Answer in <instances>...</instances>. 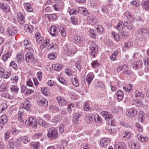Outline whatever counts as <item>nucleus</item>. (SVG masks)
I'll use <instances>...</instances> for the list:
<instances>
[{
	"label": "nucleus",
	"mask_w": 149,
	"mask_h": 149,
	"mask_svg": "<svg viewBox=\"0 0 149 149\" xmlns=\"http://www.w3.org/2000/svg\"><path fill=\"white\" fill-rule=\"evenodd\" d=\"M47 136L48 137L51 139H56L58 136L57 130L54 127H51L49 128Z\"/></svg>",
	"instance_id": "obj_1"
},
{
	"label": "nucleus",
	"mask_w": 149,
	"mask_h": 149,
	"mask_svg": "<svg viewBox=\"0 0 149 149\" xmlns=\"http://www.w3.org/2000/svg\"><path fill=\"white\" fill-rule=\"evenodd\" d=\"M25 124L30 127L35 128L37 125L36 119L33 117L30 118L28 120H26Z\"/></svg>",
	"instance_id": "obj_2"
},
{
	"label": "nucleus",
	"mask_w": 149,
	"mask_h": 149,
	"mask_svg": "<svg viewBox=\"0 0 149 149\" xmlns=\"http://www.w3.org/2000/svg\"><path fill=\"white\" fill-rule=\"evenodd\" d=\"M149 32V30L147 29L144 27H142L137 31V34L141 36L142 38H143L145 40L147 37L144 36L147 35Z\"/></svg>",
	"instance_id": "obj_3"
},
{
	"label": "nucleus",
	"mask_w": 149,
	"mask_h": 149,
	"mask_svg": "<svg viewBox=\"0 0 149 149\" xmlns=\"http://www.w3.org/2000/svg\"><path fill=\"white\" fill-rule=\"evenodd\" d=\"M90 54L95 57V55L97 53V47L96 44L94 43L92 44L90 47Z\"/></svg>",
	"instance_id": "obj_4"
},
{
	"label": "nucleus",
	"mask_w": 149,
	"mask_h": 149,
	"mask_svg": "<svg viewBox=\"0 0 149 149\" xmlns=\"http://www.w3.org/2000/svg\"><path fill=\"white\" fill-rule=\"evenodd\" d=\"M127 116L130 117H133L136 115L137 113V110L134 108L128 109L126 111Z\"/></svg>",
	"instance_id": "obj_5"
},
{
	"label": "nucleus",
	"mask_w": 149,
	"mask_h": 149,
	"mask_svg": "<svg viewBox=\"0 0 149 149\" xmlns=\"http://www.w3.org/2000/svg\"><path fill=\"white\" fill-rule=\"evenodd\" d=\"M37 102L40 106H44L45 107L47 106L48 102L47 100L44 98L42 96H39L37 99Z\"/></svg>",
	"instance_id": "obj_6"
},
{
	"label": "nucleus",
	"mask_w": 149,
	"mask_h": 149,
	"mask_svg": "<svg viewBox=\"0 0 149 149\" xmlns=\"http://www.w3.org/2000/svg\"><path fill=\"white\" fill-rule=\"evenodd\" d=\"M65 49V53L69 56L74 54L76 52L75 48L74 47L71 48L66 47Z\"/></svg>",
	"instance_id": "obj_7"
},
{
	"label": "nucleus",
	"mask_w": 149,
	"mask_h": 149,
	"mask_svg": "<svg viewBox=\"0 0 149 149\" xmlns=\"http://www.w3.org/2000/svg\"><path fill=\"white\" fill-rule=\"evenodd\" d=\"M0 8L3 11L5 12H9L10 9V7L9 5L3 2L0 3Z\"/></svg>",
	"instance_id": "obj_8"
},
{
	"label": "nucleus",
	"mask_w": 149,
	"mask_h": 149,
	"mask_svg": "<svg viewBox=\"0 0 149 149\" xmlns=\"http://www.w3.org/2000/svg\"><path fill=\"white\" fill-rule=\"evenodd\" d=\"M7 34L8 35L12 36L16 33L17 31L14 27L10 26L7 29Z\"/></svg>",
	"instance_id": "obj_9"
},
{
	"label": "nucleus",
	"mask_w": 149,
	"mask_h": 149,
	"mask_svg": "<svg viewBox=\"0 0 149 149\" xmlns=\"http://www.w3.org/2000/svg\"><path fill=\"white\" fill-rule=\"evenodd\" d=\"M11 74L10 72H7L5 74V70L2 68H0V77L7 79L10 76Z\"/></svg>",
	"instance_id": "obj_10"
},
{
	"label": "nucleus",
	"mask_w": 149,
	"mask_h": 149,
	"mask_svg": "<svg viewBox=\"0 0 149 149\" xmlns=\"http://www.w3.org/2000/svg\"><path fill=\"white\" fill-rule=\"evenodd\" d=\"M49 32L52 36L56 37L58 36L57 27L54 26H51L49 29Z\"/></svg>",
	"instance_id": "obj_11"
},
{
	"label": "nucleus",
	"mask_w": 149,
	"mask_h": 149,
	"mask_svg": "<svg viewBox=\"0 0 149 149\" xmlns=\"http://www.w3.org/2000/svg\"><path fill=\"white\" fill-rule=\"evenodd\" d=\"M101 113L106 120H109L113 118L112 116L107 111H102Z\"/></svg>",
	"instance_id": "obj_12"
},
{
	"label": "nucleus",
	"mask_w": 149,
	"mask_h": 149,
	"mask_svg": "<svg viewBox=\"0 0 149 149\" xmlns=\"http://www.w3.org/2000/svg\"><path fill=\"white\" fill-rule=\"evenodd\" d=\"M34 59V58L31 53H28L26 54L25 59L26 62H32Z\"/></svg>",
	"instance_id": "obj_13"
},
{
	"label": "nucleus",
	"mask_w": 149,
	"mask_h": 149,
	"mask_svg": "<svg viewBox=\"0 0 149 149\" xmlns=\"http://www.w3.org/2000/svg\"><path fill=\"white\" fill-rule=\"evenodd\" d=\"M87 20L88 22L92 25L95 24L97 22L95 16H89L88 17Z\"/></svg>",
	"instance_id": "obj_14"
},
{
	"label": "nucleus",
	"mask_w": 149,
	"mask_h": 149,
	"mask_svg": "<svg viewBox=\"0 0 149 149\" xmlns=\"http://www.w3.org/2000/svg\"><path fill=\"white\" fill-rule=\"evenodd\" d=\"M100 143L102 148H106L109 143V140L106 138H102L100 140Z\"/></svg>",
	"instance_id": "obj_15"
},
{
	"label": "nucleus",
	"mask_w": 149,
	"mask_h": 149,
	"mask_svg": "<svg viewBox=\"0 0 149 149\" xmlns=\"http://www.w3.org/2000/svg\"><path fill=\"white\" fill-rule=\"evenodd\" d=\"M7 116L5 115H3L0 118V126L1 128L4 125L7 121Z\"/></svg>",
	"instance_id": "obj_16"
},
{
	"label": "nucleus",
	"mask_w": 149,
	"mask_h": 149,
	"mask_svg": "<svg viewBox=\"0 0 149 149\" xmlns=\"http://www.w3.org/2000/svg\"><path fill=\"white\" fill-rule=\"evenodd\" d=\"M17 20L21 24H24L25 22V18L21 12H19L17 13Z\"/></svg>",
	"instance_id": "obj_17"
},
{
	"label": "nucleus",
	"mask_w": 149,
	"mask_h": 149,
	"mask_svg": "<svg viewBox=\"0 0 149 149\" xmlns=\"http://www.w3.org/2000/svg\"><path fill=\"white\" fill-rule=\"evenodd\" d=\"M31 104L30 102L27 99L25 100L23 104L24 108L27 111H29L31 107Z\"/></svg>",
	"instance_id": "obj_18"
},
{
	"label": "nucleus",
	"mask_w": 149,
	"mask_h": 149,
	"mask_svg": "<svg viewBox=\"0 0 149 149\" xmlns=\"http://www.w3.org/2000/svg\"><path fill=\"white\" fill-rule=\"evenodd\" d=\"M72 84L74 86L77 87L79 86V83L76 76L73 75L72 76Z\"/></svg>",
	"instance_id": "obj_19"
},
{
	"label": "nucleus",
	"mask_w": 149,
	"mask_h": 149,
	"mask_svg": "<svg viewBox=\"0 0 149 149\" xmlns=\"http://www.w3.org/2000/svg\"><path fill=\"white\" fill-rule=\"evenodd\" d=\"M143 64L141 61H139L134 63L133 64V68L136 70L141 68Z\"/></svg>",
	"instance_id": "obj_20"
},
{
	"label": "nucleus",
	"mask_w": 149,
	"mask_h": 149,
	"mask_svg": "<svg viewBox=\"0 0 149 149\" xmlns=\"http://www.w3.org/2000/svg\"><path fill=\"white\" fill-rule=\"evenodd\" d=\"M123 25L129 29L133 30L134 29L133 25L131 22H128L127 21H124Z\"/></svg>",
	"instance_id": "obj_21"
},
{
	"label": "nucleus",
	"mask_w": 149,
	"mask_h": 149,
	"mask_svg": "<svg viewBox=\"0 0 149 149\" xmlns=\"http://www.w3.org/2000/svg\"><path fill=\"white\" fill-rule=\"evenodd\" d=\"M141 5L143 6L145 10L149 9V0H144L141 2Z\"/></svg>",
	"instance_id": "obj_22"
},
{
	"label": "nucleus",
	"mask_w": 149,
	"mask_h": 149,
	"mask_svg": "<svg viewBox=\"0 0 149 149\" xmlns=\"http://www.w3.org/2000/svg\"><path fill=\"white\" fill-rule=\"evenodd\" d=\"M24 5L26 11L30 12H31L33 11V9L31 7V5L30 3H25Z\"/></svg>",
	"instance_id": "obj_23"
},
{
	"label": "nucleus",
	"mask_w": 149,
	"mask_h": 149,
	"mask_svg": "<svg viewBox=\"0 0 149 149\" xmlns=\"http://www.w3.org/2000/svg\"><path fill=\"white\" fill-rule=\"evenodd\" d=\"M82 115V113H75L74 114L73 118V121L74 123L76 124L77 123L79 117L81 116Z\"/></svg>",
	"instance_id": "obj_24"
},
{
	"label": "nucleus",
	"mask_w": 149,
	"mask_h": 149,
	"mask_svg": "<svg viewBox=\"0 0 149 149\" xmlns=\"http://www.w3.org/2000/svg\"><path fill=\"white\" fill-rule=\"evenodd\" d=\"M134 94L135 97L138 99H143L144 97V95L141 92H139L137 90L135 91Z\"/></svg>",
	"instance_id": "obj_25"
},
{
	"label": "nucleus",
	"mask_w": 149,
	"mask_h": 149,
	"mask_svg": "<svg viewBox=\"0 0 149 149\" xmlns=\"http://www.w3.org/2000/svg\"><path fill=\"white\" fill-rule=\"evenodd\" d=\"M57 100L61 106H62L65 105L66 102L64 99L58 97H57Z\"/></svg>",
	"instance_id": "obj_26"
},
{
	"label": "nucleus",
	"mask_w": 149,
	"mask_h": 149,
	"mask_svg": "<svg viewBox=\"0 0 149 149\" xmlns=\"http://www.w3.org/2000/svg\"><path fill=\"white\" fill-rule=\"evenodd\" d=\"M23 43L24 45L25 46V48L26 49L29 48L32 45L30 42L27 39L24 40Z\"/></svg>",
	"instance_id": "obj_27"
},
{
	"label": "nucleus",
	"mask_w": 149,
	"mask_h": 149,
	"mask_svg": "<svg viewBox=\"0 0 149 149\" xmlns=\"http://www.w3.org/2000/svg\"><path fill=\"white\" fill-rule=\"evenodd\" d=\"M31 148H33L34 149L39 148L40 147V144L37 142H32L30 145Z\"/></svg>",
	"instance_id": "obj_28"
},
{
	"label": "nucleus",
	"mask_w": 149,
	"mask_h": 149,
	"mask_svg": "<svg viewBox=\"0 0 149 149\" xmlns=\"http://www.w3.org/2000/svg\"><path fill=\"white\" fill-rule=\"evenodd\" d=\"M118 99L119 100H122L124 94L123 92L121 91H118L116 93Z\"/></svg>",
	"instance_id": "obj_29"
},
{
	"label": "nucleus",
	"mask_w": 149,
	"mask_h": 149,
	"mask_svg": "<svg viewBox=\"0 0 149 149\" xmlns=\"http://www.w3.org/2000/svg\"><path fill=\"white\" fill-rule=\"evenodd\" d=\"M62 144L58 145V148L59 149H64L66 148L65 147L67 146L68 142L65 140H63L62 141Z\"/></svg>",
	"instance_id": "obj_30"
},
{
	"label": "nucleus",
	"mask_w": 149,
	"mask_h": 149,
	"mask_svg": "<svg viewBox=\"0 0 149 149\" xmlns=\"http://www.w3.org/2000/svg\"><path fill=\"white\" fill-rule=\"evenodd\" d=\"M11 55V53L10 52H8L5 55L3 56L2 58L3 60L4 61H6L8 58H9Z\"/></svg>",
	"instance_id": "obj_31"
},
{
	"label": "nucleus",
	"mask_w": 149,
	"mask_h": 149,
	"mask_svg": "<svg viewBox=\"0 0 149 149\" xmlns=\"http://www.w3.org/2000/svg\"><path fill=\"white\" fill-rule=\"evenodd\" d=\"M61 116L59 115H57L52 119V122L53 123H57L61 120Z\"/></svg>",
	"instance_id": "obj_32"
},
{
	"label": "nucleus",
	"mask_w": 149,
	"mask_h": 149,
	"mask_svg": "<svg viewBox=\"0 0 149 149\" xmlns=\"http://www.w3.org/2000/svg\"><path fill=\"white\" fill-rule=\"evenodd\" d=\"M137 138L139 140L143 142H145L147 141L148 139L146 137H143L141 134H139L137 135Z\"/></svg>",
	"instance_id": "obj_33"
},
{
	"label": "nucleus",
	"mask_w": 149,
	"mask_h": 149,
	"mask_svg": "<svg viewBox=\"0 0 149 149\" xmlns=\"http://www.w3.org/2000/svg\"><path fill=\"white\" fill-rule=\"evenodd\" d=\"M52 67L55 70L59 71L61 69L62 66L61 64L57 63L53 64L52 65Z\"/></svg>",
	"instance_id": "obj_34"
},
{
	"label": "nucleus",
	"mask_w": 149,
	"mask_h": 149,
	"mask_svg": "<svg viewBox=\"0 0 149 149\" xmlns=\"http://www.w3.org/2000/svg\"><path fill=\"white\" fill-rule=\"evenodd\" d=\"M132 86L131 84H129L127 86L124 87L123 88L126 92L129 93L132 90Z\"/></svg>",
	"instance_id": "obj_35"
},
{
	"label": "nucleus",
	"mask_w": 149,
	"mask_h": 149,
	"mask_svg": "<svg viewBox=\"0 0 149 149\" xmlns=\"http://www.w3.org/2000/svg\"><path fill=\"white\" fill-rule=\"evenodd\" d=\"M59 31L63 37H65L66 36V33L64 27L61 26L59 29Z\"/></svg>",
	"instance_id": "obj_36"
},
{
	"label": "nucleus",
	"mask_w": 149,
	"mask_h": 149,
	"mask_svg": "<svg viewBox=\"0 0 149 149\" xmlns=\"http://www.w3.org/2000/svg\"><path fill=\"white\" fill-rule=\"evenodd\" d=\"M84 111H88L91 109V108L90 107L89 104L88 102H86L84 106Z\"/></svg>",
	"instance_id": "obj_37"
},
{
	"label": "nucleus",
	"mask_w": 149,
	"mask_h": 149,
	"mask_svg": "<svg viewBox=\"0 0 149 149\" xmlns=\"http://www.w3.org/2000/svg\"><path fill=\"white\" fill-rule=\"evenodd\" d=\"M1 96L4 97L8 99L12 98V96H10L9 94L8 93V91L6 92H3L1 94Z\"/></svg>",
	"instance_id": "obj_38"
},
{
	"label": "nucleus",
	"mask_w": 149,
	"mask_h": 149,
	"mask_svg": "<svg viewBox=\"0 0 149 149\" xmlns=\"http://www.w3.org/2000/svg\"><path fill=\"white\" fill-rule=\"evenodd\" d=\"M123 23L122 22H119L116 26V29L118 31H122L123 29Z\"/></svg>",
	"instance_id": "obj_39"
},
{
	"label": "nucleus",
	"mask_w": 149,
	"mask_h": 149,
	"mask_svg": "<svg viewBox=\"0 0 149 149\" xmlns=\"http://www.w3.org/2000/svg\"><path fill=\"white\" fill-rule=\"evenodd\" d=\"M8 90V87L6 85H1L0 86V91L2 92H6Z\"/></svg>",
	"instance_id": "obj_40"
},
{
	"label": "nucleus",
	"mask_w": 149,
	"mask_h": 149,
	"mask_svg": "<svg viewBox=\"0 0 149 149\" xmlns=\"http://www.w3.org/2000/svg\"><path fill=\"white\" fill-rule=\"evenodd\" d=\"M81 39L80 36H76L74 37V42L75 43L79 44L81 42Z\"/></svg>",
	"instance_id": "obj_41"
},
{
	"label": "nucleus",
	"mask_w": 149,
	"mask_h": 149,
	"mask_svg": "<svg viewBox=\"0 0 149 149\" xmlns=\"http://www.w3.org/2000/svg\"><path fill=\"white\" fill-rule=\"evenodd\" d=\"M96 88H100L102 89H104V83L100 81L98 82L96 85Z\"/></svg>",
	"instance_id": "obj_42"
},
{
	"label": "nucleus",
	"mask_w": 149,
	"mask_h": 149,
	"mask_svg": "<svg viewBox=\"0 0 149 149\" xmlns=\"http://www.w3.org/2000/svg\"><path fill=\"white\" fill-rule=\"evenodd\" d=\"M86 80L88 84H90L93 79L92 76L90 74H88L86 77Z\"/></svg>",
	"instance_id": "obj_43"
},
{
	"label": "nucleus",
	"mask_w": 149,
	"mask_h": 149,
	"mask_svg": "<svg viewBox=\"0 0 149 149\" xmlns=\"http://www.w3.org/2000/svg\"><path fill=\"white\" fill-rule=\"evenodd\" d=\"M89 32L90 33V36L92 38L95 39L96 38V33L94 32L93 29L89 30Z\"/></svg>",
	"instance_id": "obj_44"
},
{
	"label": "nucleus",
	"mask_w": 149,
	"mask_h": 149,
	"mask_svg": "<svg viewBox=\"0 0 149 149\" xmlns=\"http://www.w3.org/2000/svg\"><path fill=\"white\" fill-rule=\"evenodd\" d=\"M142 104V102L141 101L138 100H137L134 101L132 104L135 105L136 107H139L141 106Z\"/></svg>",
	"instance_id": "obj_45"
},
{
	"label": "nucleus",
	"mask_w": 149,
	"mask_h": 149,
	"mask_svg": "<svg viewBox=\"0 0 149 149\" xmlns=\"http://www.w3.org/2000/svg\"><path fill=\"white\" fill-rule=\"evenodd\" d=\"M46 16L48 17L49 19L50 20H56V15L54 14H47L46 15Z\"/></svg>",
	"instance_id": "obj_46"
},
{
	"label": "nucleus",
	"mask_w": 149,
	"mask_h": 149,
	"mask_svg": "<svg viewBox=\"0 0 149 149\" xmlns=\"http://www.w3.org/2000/svg\"><path fill=\"white\" fill-rule=\"evenodd\" d=\"M132 43L130 41L127 42L126 43H125L124 47H123V49H127L128 48L130 47L132 45Z\"/></svg>",
	"instance_id": "obj_47"
},
{
	"label": "nucleus",
	"mask_w": 149,
	"mask_h": 149,
	"mask_svg": "<svg viewBox=\"0 0 149 149\" xmlns=\"http://www.w3.org/2000/svg\"><path fill=\"white\" fill-rule=\"evenodd\" d=\"M49 42V39L47 38L46 39L45 41L40 46V48L41 49H43L45 47H46L48 43Z\"/></svg>",
	"instance_id": "obj_48"
},
{
	"label": "nucleus",
	"mask_w": 149,
	"mask_h": 149,
	"mask_svg": "<svg viewBox=\"0 0 149 149\" xmlns=\"http://www.w3.org/2000/svg\"><path fill=\"white\" fill-rule=\"evenodd\" d=\"M39 124L40 125L47 128L48 127V124L44 120H41L39 121Z\"/></svg>",
	"instance_id": "obj_49"
},
{
	"label": "nucleus",
	"mask_w": 149,
	"mask_h": 149,
	"mask_svg": "<svg viewBox=\"0 0 149 149\" xmlns=\"http://www.w3.org/2000/svg\"><path fill=\"white\" fill-rule=\"evenodd\" d=\"M121 38L123 39H126L128 37V33L126 31H123L120 34Z\"/></svg>",
	"instance_id": "obj_50"
},
{
	"label": "nucleus",
	"mask_w": 149,
	"mask_h": 149,
	"mask_svg": "<svg viewBox=\"0 0 149 149\" xmlns=\"http://www.w3.org/2000/svg\"><path fill=\"white\" fill-rule=\"evenodd\" d=\"M144 115V113L142 112H140L139 113V121H140L141 122H142L143 121V116Z\"/></svg>",
	"instance_id": "obj_51"
},
{
	"label": "nucleus",
	"mask_w": 149,
	"mask_h": 149,
	"mask_svg": "<svg viewBox=\"0 0 149 149\" xmlns=\"http://www.w3.org/2000/svg\"><path fill=\"white\" fill-rule=\"evenodd\" d=\"M75 66L79 70L82 67L81 63L80 60L78 61L75 63Z\"/></svg>",
	"instance_id": "obj_52"
},
{
	"label": "nucleus",
	"mask_w": 149,
	"mask_h": 149,
	"mask_svg": "<svg viewBox=\"0 0 149 149\" xmlns=\"http://www.w3.org/2000/svg\"><path fill=\"white\" fill-rule=\"evenodd\" d=\"M92 67L94 68H96L100 65V64L98 62L97 60L93 61L91 63Z\"/></svg>",
	"instance_id": "obj_53"
},
{
	"label": "nucleus",
	"mask_w": 149,
	"mask_h": 149,
	"mask_svg": "<svg viewBox=\"0 0 149 149\" xmlns=\"http://www.w3.org/2000/svg\"><path fill=\"white\" fill-rule=\"evenodd\" d=\"M41 92L46 96L48 95L49 93L47 91V88H41Z\"/></svg>",
	"instance_id": "obj_54"
},
{
	"label": "nucleus",
	"mask_w": 149,
	"mask_h": 149,
	"mask_svg": "<svg viewBox=\"0 0 149 149\" xmlns=\"http://www.w3.org/2000/svg\"><path fill=\"white\" fill-rule=\"evenodd\" d=\"M71 22L73 25H76L78 21L74 17H71L70 18Z\"/></svg>",
	"instance_id": "obj_55"
},
{
	"label": "nucleus",
	"mask_w": 149,
	"mask_h": 149,
	"mask_svg": "<svg viewBox=\"0 0 149 149\" xmlns=\"http://www.w3.org/2000/svg\"><path fill=\"white\" fill-rule=\"evenodd\" d=\"M10 89L13 92L17 93L18 91L19 88H17L16 86L12 85L10 87Z\"/></svg>",
	"instance_id": "obj_56"
},
{
	"label": "nucleus",
	"mask_w": 149,
	"mask_h": 149,
	"mask_svg": "<svg viewBox=\"0 0 149 149\" xmlns=\"http://www.w3.org/2000/svg\"><path fill=\"white\" fill-rule=\"evenodd\" d=\"M10 133L8 131H6L4 134V140L6 141L8 140L9 137Z\"/></svg>",
	"instance_id": "obj_57"
},
{
	"label": "nucleus",
	"mask_w": 149,
	"mask_h": 149,
	"mask_svg": "<svg viewBox=\"0 0 149 149\" xmlns=\"http://www.w3.org/2000/svg\"><path fill=\"white\" fill-rule=\"evenodd\" d=\"M8 145L10 147L14 149V141L13 139H11L8 141Z\"/></svg>",
	"instance_id": "obj_58"
},
{
	"label": "nucleus",
	"mask_w": 149,
	"mask_h": 149,
	"mask_svg": "<svg viewBox=\"0 0 149 149\" xmlns=\"http://www.w3.org/2000/svg\"><path fill=\"white\" fill-rule=\"evenodd\" d=\"M60 3H57L56 4L53 5V6L56 10L58 11L60 10L61 8L60 7Z\"/></svg>",
	"instance_id": "obj_59"
},
{
	"label": "nucleus",
	"mask_w": 149,
	"mask_h": 149,
	"mask_svg": "<svg viewBox=\"0 0 149 149\" xmlns=\"http://www.w3.org/2000/svg\"><path fill=\"white\" fill-rule=\"evenodd\" d=\"M17 59L18 63H21L22 61L23 58L21 54H18L17 55Z\"/></svg>",
	"instance_id": "obj_60"
},
{
	"label": "nucleus",
	"mask_w": 149,
	"mask_h": 149,
	"mask_svg": "<svg viewBox=\"0 0 149 149\" xmlns=\"http://www.w3.org/2000/svg\"><path fill=\"white\" fill-rule=\"evenodd\" d=\"M20 138L21 139V141L25 143H26L28 141H29V140L28 139V137L26 136L22 137Z\"/></svg>",
	"instance_id": "obj_61"
},
{
	"label": "nucleus",
	"mask_w": 149,
	"mask_h": 149,
	"mask_svg": "<svg viewBox=\"0 0 149 149\" xmlns=\"http://www.w3.org/2000/svg\"><path fill=\"white\" fill-rule=\"evenodd\" d=\"M20 138H19L15 142V145L16 147L20 146L21 144V140Z\"/></svg>",
	"instance_id": "obj_62"
},
{
	"label": "nucleus",
	"mask_w": 149,
	"mask_h": 149,
	"mask_svg": "<svg viewBox=\"0 0 149 149\" xmlns=\"http://www.w3.org/2000/svg\"><path fill=\"white\" fill-rule=\"evenodd\" d=\"M112 34L113 37L114 39L116 40H120V36L114 32H112Z\"/></svg>",
	"instance_id": "obj_63"
},
{
	"label": "nucleus",
	"mask_w": 149,
	"mask_h": 149,
	"mask_svg": "<svg viewBox=\"0 0 149 149\" xmlns=\"http://www.w3.org/2000/svg\"><path fill=\"white\" fill-rule=\"evenodd\" d=\"M130 136L131 134L130 132H126L123 136V137L125 138L126 139H128L130 138Z\"/></svg>",
	"instance_id": "obj_64"
}]
</instances>
